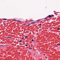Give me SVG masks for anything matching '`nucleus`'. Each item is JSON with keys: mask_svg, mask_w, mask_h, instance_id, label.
Returning <instances> with one entry per match:
<instances>
[{"mask_svg": "<svg viewBox=\"0 0 60 60\" xmlns=\"http://www.w3.org/2000/svg\"><path fill=\"white\" fill-rule=\"evenodd\" d=\"M30 24H28V26H30Z\"/></svg>", "mask_w": 60, "mask_h": 60, "instance_id": "nucleus-21", "label": "nucleus"}, {"mask_svg": "<svg viewBox=\"0 0 60 60\" xmlns=\"http://www.w3.org/2000/svg\"><path fill=\"white\" fill-rule=\"evenodd\" d=\"M54 28V27H52V28Z\"/></svg>", "mask_w": 60, "mask_h": 60, "instance_id": "nucleus-27", "label": "nucleus"}, {"mask_svg": "<svg viewBox=\"0 0 60 60\" xmlns=\"http://www.w3.org/2000/svg\"><path fill=\"white\" fill-rule=\"evenodd\" d=\"M29 51L28 52V53H29Z\"/></svg>", "mask_w": 60, "mask_h": 60, "instance_id": "nucleus-28", "label": "nucleus"}, {"mask_svg": "<svg viewBox=\"0 0 60 60\" xmlns=\"http://www.w3.org/2000/svg\"><path fill=\"white\" fill-rule=\"evenodd\" d=\"M51 17H52V16L50 15H49L47 17V18H51Z\"/></svg>", "mask_w": 60, "mask_h": 60, "instance_id": "nucleus-1", "label": "nucleus"}, {"mask_svg": "<svg viewBox=\"0 0 60 60\" xmlns=\"http://www.w3.org/2000/svg\"><path fill=\"white\" fill-rule=\"evenodd\" d=\"M22 40H20L19 41V42H22Z\"/></svg>", "mask_w": 60, "mask_h": 60, "instance_id": "nucleus-9", "label": "nucleus"}, {"mask_svg": "<svg viewBox=\"0 0 60 60\" xmlns=\"http://www.w3.org/2000/svg\"><path fill=\"white\" fill-rule=\"evenodd\" d=\"M31 41H34V40L33 39H32Z\"/></svg>", "mask_w": 60, "mask_h": 60, "instance_id": "nucleus-19", "label": "nucleus"}, {"mask_svg": "<svg viewBox=\"0 0 60 60\" xmlns=\"http://www.w3.org/2000/svg\"><path fill=\"white\" fill-rule=\"evenodd\" d=\"M3 19L4 20H7V19Z\"/></svg>", "mask_w": 60, "mask_h": 60, "instance_id": "nucleus-3", "label": "nucleus"}, {"mask_svg": "<svg viewBox=\"0 0 60 60\" xmlns=\"http://www.w3.org/2000/svg\"><path fill=\"white\" fill-rule=\"evenodd\" d=\"M3 46V45H1L0 46Z\"/></svg>", "mask_w": 60, "mask_h": 60, "instance_id": "nucleus-23", "label": "nucleus"}, {"mask_svg": "<svg viewBox=\"0 0 60 60\" xmlns=\"http://www.w3.org/2000/svg\"><path fill=\"white\" fill-rule=\"evenodd\" d=\"M20 54V52H19V54Z\"/></svg>", "mask_w": 60, "mask_h": 60, "instance_id": "nucleus-22", "label": "nucleus"}, {"mask_svg": "<svg viewBox=\"0 0 60 60\" xmlns=\"http://www.w3.org/2000/svg\"><path fill=\"white\" fill-rule=\"evenodd\" d=\"M41 26H39V27H40V28H41Z\"/></svg>", "mask_w": 60, "mask_h": 60, "instance_id": "nucleus-26", "label": "nucleus"}, {"mask_svg": "<svg viewBox=\"0 0 60 60\" xmlns=\"http://www.w3.org/2000/svg\"><path fill=\"white\" fill-rule=\"evenodd\" d=\"M57 46H60V44H57Z\"/></svg>", "mask_w": 60, "mask_h": 60, "instance_id": "nucleus-6", "label": "nucleus"}, {"mask_svg": "<svg viewBox=\"0 0 60 60\" xmlns=\"http://www.w3.org/2000/svg\"><path fill=\"white\" fill-rule=\"evenodd\" d=\"M34 23H35V22H33L31 23V24H34Z\"/></svg>", "mask_w": 60, "mask_h": 60, "instance_id": "nucleus-5", "label": "nucleus"}, {"mask_svg": "<svg viewBox=\"0 0 60 60\" xmlns=\"http://www.w3.org/2000/svg\"><path fill=\"white\" fill-rule=\"evenodd\" d=\"M34 20H30L29 21V22H33L34 21Z\"/></svg>", "mask_w": 60, "mask_h": 60, "instance_id": "nucleus-2", "label": "nucleus"}, {"mask_svg": "<svg viewBox=\"0 0 60 60\" xmlns=\"http://www.w3.org/2000/svg\"><path fill=\"white\" fill-rule=\"evenodd\" d=\"M57 29L58 30H60V29H59V28H58Z\"/></svg>", "mask_w": 60, "mask_h": 60, "instance_id": "nucleus-20", "label": "nucleus"}, {"mask_svg": "<svg viewBox=\"0 0 60 60\" xmlns=\"http://www.w3.org/2000/svg\"><path fill=\"white\" fill-rule=\"evenodd\" d=\"M19 45H22V44H19Z\"/></svg>", "mask_w": 60, "mask_h": 60, "instance_id": "nucleus-17", "label": "nucleus"}, {"mask_svg": "<svg viewBox=\"0 0 60 60\" xmlns=\"http://www.w3.org/2000/svg\"><path fill=\"white\" fill-rule=\"evenodd\" d=\"M14 20V21H16V20H15V19H14V20Z\"/></svg>", "mask_w": 60, "mask_h": 60, "instance_id": "nucleus-15", "label": "nucleus"}, {"mask_svg": "<svg viewBox=\"0 0 60 60\" xmlns=\"http://www.w3.org/2000/svg\"><path fill=\"white\" fill-rule=\"evenodd\" d=\"M22 38V39H24V37H23Z\"/></svg>", "mask_w": 60, "mask_h": 60, "instance_id": "nucleus-24", "label": "nucleus"}, {"mask_svg": "<svg viewBox=\"0 0 60 60\" xmlns=\"http://www.w3.org/2000/svg\"><path fill=\"white\" fill-rule=\"evenodd\" d=\"M25 46H28V45H25Z\"/></svg>", "mask_w": 60, "mask_h": 60, "instance_id": "nucleus-18", "label": "nucleus"}, {"mask_svg": "<svg viewBox=\"0 0 60 60\" xmlns=\"http://www.w3.org/2000/svg\"><path fill=\"white\" fill-rule=\"evenodd\" d=\"M40 25H41V24H40Z\"/></svg>", "mask_w": 60, "mask_h": 60, "instance_id": "nucleus-25", "label": "nucleus"}, {"mask_svg": "<svg viewBox=\"0 0 60 60\" xmlns=\"http://www.w3.org/2000/svg\"><path fill=\"white\" fill-rule=\"evenodd\" d=\"M16 21L17 22H20V21L19 20H16Z\"/></svg>", "mask_w": 60, "mask_h": 60, "instance_id": "nucleus-8", "label": "nucleus"}, {"mask_svg": "<svg viewBox=\"0 0 60 60\" xmlns=\"http://www.w3.org/2000/svg\"><path fill=\"white\" fill-rule=\"evenodd\" d=\"M27 38V36H25L24 38H25V39H26V38Z\"/></svg>", "mask_w": 60, "mask_h": 60, "instance_id": "nucleus-4", "label": "nucleus"}, {"mask_svg": "<svg viewBox=\"0 0 60 60\" xmlns=\"http://www.w3.org/2000/svg\"><path fill=\"white\" fill-rule=\"evenodd\" d=\"M52 17H54L55 16L53 15H52Z\"/></svg>", "mask_w": 60, "mask_h": 60, "instance_id": "nucleus-10", "label": "nucleus"}, {"mask_svg": "<svg viewBox=\"0 0 60 60\" xmlns=\"http://www.w3.org/2000/svg\"><path fill=\"white\" fill-rule=\"evenodd\" d=\"M39 20H40V19H39V20H38L37 21H39Z\"/></svg>", "mask_w": 60, "mask_h": 60, "instance_id": "nucleus-11", "label": "nucleus"}, {"mask_svg": "<svg viewBox=\"0 0 60 60\" xmlns=\"http://www.w3.org/2000/svg\"><path fill=\"white\" fill-rule=\"evenodd\" d=\"M4 25H5V26L6 25V23H4Z\"/></svg>", "mask_w": 60, "mask_h": 60, "instance_id": "nucleus-13", "label": "nucleus"}, {"mask_svg": "<svg viewBox=\"0 0 60 60\" xmlns=\"http://www.w3.org/2000/svg\"><path fill=\"white\" fill-rule=\"evenodd\" d=\"M26 25V24H23V25Z\"/></svg>", "mask_w": 60, "mask_h": 60, "instance_id": "nucleus-16", "label": "nucleus"}, {"mask_svg": "<svg viewBox=\"0 0 60 60\" xmlns=\"http://www.w3.org/2000/svg\"><path fill=\"white\" fill-rule=\"evenodd\" d=\"M29 49H32V48H29Z\"/></svg>", "mask_w": 60, "mask_h": 60, "instance_id": "nucleus-12", "label": "nucleus"}, {"mask_svg": "<svg viewBox=\"0 0 60 60\" xmlns=\"http://www.w3.org/2000/svg\"><path fill=\"white\" fill-rule=\"evenodd\" d=\"M47 19V17H46L45 18V19Z\"/></svg>", "mask_w": 60, "mask_h": 60, "instance_id": "nucleus-14", "label": "nucleus"}, {"mask_svg": "<svg viewBox=\"0 0 60 60\" xmlns=\"http://www.w3.org/2000/svg\"><path fill=\"white\" fill-rule=\"evenodd\" d=\"M7 37V38H9V39L11 38V37Z\"/></svg>", "mask_w": 60, "mask_h": 60, "instance_id": "nucleus-7", "label": "nucleus"}]
</instances>
